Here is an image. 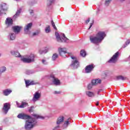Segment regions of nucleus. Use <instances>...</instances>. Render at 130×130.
I'll list each match as a JSON object with an SVG mask.
<instances>
[{
	"mask_svg": "<svg viewBox=\"0 0 130 130\" xmlns=\"http://www.w3.org/2000/svg\"><path fill=\"white\" fill-rule=\"evenodd\" d=\"M33 117H30L28 119L25 121V124L24 125V128L26 130H30L33 128L36 124L37 123V119L38 118H42V119H44V117L39 116L36 114L32 115Z\"/></svg>",
	"mask_w": 130,
	"mask_h": 130,
	"instance_id": "obj_1",
	"label": "nucleus"
},
{
	"mask_svg": "<svg viewBox=\"0 0 130 130\" xmlns=\"http://www.w3.org/2000/svg\"><path fill=\"white\" fill-rule=\"evenodd\" d=\"M105 32L104 31H99L95 36L90 37V41L93 44H99L101 43L105 37Z\"/></svg>",
	"mask_w": 130,
	"mask_h": 130,
	"instance_id": "obj_2",
	"label": "nucleus"
},
{
	"mask_svg": "<svg viewBox=\"0 0 130 130\" xmlns=\"http://www.w3.org/2000/svg\"><path fill=\"white\" fill-rule=\"evenodd\" d=\"M35 55L34 54H30L21 58V61L26 63H30L35 60Z\"/></svg>",
	"mask_w": 130,
	"mask_h": 130,
	"instance_id": "obj_3",
	"label": "nucleus"
},
{
	"mask_svg": "<svg viewBox=\"0 0 130 130\" xmlns=\"http://www.w3.org/2000/svg\"><path fill=\"white\" fill-rule=\"evenodd\" d=\"M119 56V52H117L113 55V56L110 58V59L108 61V62L111 63H115L117 60H118V57Z\"/></svg>",
	"mask_w": 130,
	"mask_h": 130,
	"instance_id": "obj_4",
	"label": "nucleus"
},
{
	"mask_svg": "<svg viewBox=\"0 0 130 130\" xmlns=\"http://www.w3.org/2000/svg\"><path fill=\"white\" fill-rule=\"evenodd\" d=\"M55 36L57 39V41H58V42H63V41L64 42H67V41L69 40L68 38L66 37L64 34H63L62 39L60 38L59 34L57 32H55Z\"/></svg>",
	"mask_w": 130,
	"mask_h": 130,
	"instance_id": "obj_5",
	"label": "nucleus"
},
{
	"mask_svg": "<svg viewBox=\"0 0 130 130\" xmlns=\"http://www.w3.org/2000/svg\"><path fill=\"white\" fill-rule=\"evenodd\" d=\"M73 60L72 63L71 64V67H73L74 69H78L79 68V66H80V63L77 58L75 57H72Z\"/></svg>",
	"mask_w": 130,
	"mask_h": 130,
	"instance_id": "obj_6",
	"label": "nucleus"
},
{
	"mask_svg": "<svg viewBox=\"0 0 130 130\" xmlns=\"http://www.w3.org/2000/svg\"><path fill=\"white\" fill-rule=\"evenodd\" d=\"M59 54L62 57H67L68 53L67 52V49L66 48H58Z\"/></svg>",
	"mask_w": 130,
	"mask_h": 130,
	"instance_id": "obj_7",
	"label": "nucleus"
},
{
	"mask_svg": "<svg viewBox=\"0 0 130 130\" xmlns=\"http://www.w3.org/2000/svg\"><path fill=\"white\" fill-rule=\"evenodd\" d=\"M94 68H95V66H94V64L87 65L85 67V73L86 74H89V73H91V72H92V71L94 70Z\"/></svg>",
	"mask_w": 130,
	"mask_h": 130,
	"instance_id": "obj_8",
	"label": "nucleus"
},
{
	"mask_svg": "<svg viewBox=\"0 0 130 130\" xmlns=\"http://www.w3.org/2000/svg\"><path fill=\"white\" fill-rule=\"evenodd\" d=\"M32 25L33 24H32V23L30 22L25 26L24 31L25 34H30L29 30L30 29H31V28H32Z\"/></svg>",
	"mask_w": 130,
	"mask_h": 130,
	"instance_id": "obj_9",
	"label": "nucleus"
},
{
	"mask_svg": "<svg viewBox=\"0 0 130 130\" xmlns=\"http://www.w3.org/2000/svg\"><path fill=\"white\" fill-rule=\"evenodd\" d=\"M3 111L5 112L6 114L8 113V111L11 109V105H10V103H5L4 104V107H3Z\"/></svg>",
	"mask_w": 130,
	"mask_h": 130,
	"instance_id": "obj_10",
	"label": "nucleus"
},
{
	"mask_svg": "<svg viewBox=\"0 0 130 130\" xmlns=\"http://www.w3.org/2000/svg\"><path fill=\"white\" fill-rule=\"evenodd\" d=\"M18 118H20V119H29L30 118L31 116L29 115H27L25 113H20L17 116Z\"/></svg>",
	"mask_w": 130,
	"mask_h": 130,
	"instance_id": "obj_11",
	"label": "nucleus"
},
{
	"mask_svg": "<svg viewBox=\"0 0 130 130\" xmlns=\"http://www.w3.org/2000/svg\"><path fill=\"white\" fill-rule=\"evenodd\" d=\"M50 78L51 79V80L52 81L54 85H55L56 86L59 85V80L55 78V77H54V75H51L50 76Z\"/></svg>",
	"mask_w": 130,
	"mask_h": 130,
	"instance_id": "obj_12",
	"label": "nucleus"
},
{
	"mask_svg": "<svg viewBox=\"0 0 130 130\" xmlns=\"http://www.w3.org/2000/svg\"><path fill=\"white\" fill-rule=\"evenodd\" d=\"M40 97H41V94L37 91L34 95V97L32 98V101L34 102H36V101H38L39 99H40Z\"/></svg>",
	"mask_w": 130,
	"mask_h": 130,
	"instance_id": "obj_13",
	"label": "nucleus"
},
{
	"mask_svg": "<svg viewBox=\"0 0 130 130\" xmlns=\"http://www.w3.org/2000/svg\"><path fill=\"white\" fill-rule=\"evenodd\" d=\"M25 82L26 88H28L29 86H31L32 85H36V83H35L34 81H30V80H25Z\"/></svg>",
	"mask_w": 130,
	"mask_h": 130,
	"instance_id": "obj_14",
	"label": "nucleus"
},
{
	"mask_svg": "<svg viewBox=\"0 0 130 130\" xmlns=\"http://www.w3.org/2000/svg\"><path fill=\"white\" fill-rule=\"evenodd\" d=\"M5 23L7 26H12L13 25V19L10 17L6 19Z\"/></svg>",
	"mask_w": 130,
	"mask_h": 130,
	"instance_id": "obj_15",
	"label": "nucleus"
},
{
	"mask_svg": "<svg viewBox=\"0 0 130 130\" xmlns=\"http://www.w3.org/2000/svg\"><path fill=\"white\" fill-rule=\"evenodd\" d=\"M48 49H49L47 47L40 49L39 50L40 54H43L47 53V52H48Z\"/></svg>",
	"mask_w": 130,
	"mask_h": 130,
	"instance_id": "obj_16",
	"label": "nucleus"
},
{
	"mask_svg": "<svg viewBox=\"0 0 130 130\" xmlns=\"http://www.w3.org/2000/svg\"><path fill=\"white\" fill-rule=\"evenodd\" d=\"M12 92V90L11 89H5L3 91V93L4 96H9Z\"/></svg>",
	"mask_w": 130,
	"mask_h": 130,
	"instance_id": "obj_17",
	"label": "nucleus"
},
{
	"mask_svg": "<svg viewBox=\"0 0 130 130\" xmlns=\"http://www.w3.org/2000/svg\"><path fill=\"white\" fill-rule=\"evenodd\" d=\"M10 53H11L12 55H14L16 57H20V56H21V55H20V53H19V52H18L17 51H11Z\"/></svg>",
	"mask_w": 130,
	"mask_h": 130,
	"instance_id": "obj_18",
	"label": "nucleus"
},
{
	"mask_svg": "<svg viewBox=\"0 0 130 130\" xmlns=\"http://www.w3.org/2000/svg\"><path fill=\"white\" fill-rule=\"evenodd\" d=\"M8 10V6L7 5L3 4L0 6V12L2 13V11H7Z\"/></svg>",
	"mask_w": 130,
	"mask_h": 130,
	"instance_id": "obj_19",
	"label": "nucleus"
},
{
	"mask_svg": "<svg viewBox=\"0 0 130 130\" xmlns=\"http://www.w3.org/2000/svg\"><path fill=\"white\" fill-rule=\"evenodd\" d=\"M64 120V117H63V116H61L59 117L57 120V124H60L61 123H62Z\"/></svg>",
	"mask_w": 130,
	"mask_h": 130,
	"instance_id": "obj_20",
	"label": "nucleus"
},
{
	"mask_svg": "<svg viewBox=\"0 0 130 130\" xmlns=\"http://www.w3.org/2000/svg\"><path fill=\"white\" fill-rule=\"evenodd\" d=\"M91 83L92 85H93L94 86H96V85H98V84H100L101 83V80L100 79L92 80Z\"/></svg>",
	"mask_w": 130,
	"mask_h": 130,
	"instance_id": "obj_21",
	"label": "nucleus"
},
{
	"mask_svg": "<svg viewBox=\"0 0 130 130\" xmlns=\"http://www.w3.org/2000/svg\"><path fill=\"white\" fill-rule=\"evenodd\" d=\"M13 29L15 33H19L21 30V27L18 26H13Z\"/></svg>",
	"mask_w": 130,
	"mask_h": 130,
	"instance_id": "obj_22",
	"label": "nucleus"
},
{
	"mask_svg": "<svg viewBox=\"0 0 130 130\" xmlns=\"http://www.w3.org/2000/svg\"><path fill=\"white\" fill-rule=\"evenodd\" d=\"M26 106H28V103L25 102H22L21 103L20 108H25Z\"/></svg>",
	"mask_w": 130,
	"mask_h": 130,
	"instance_id": "obj_23",
	"label": "nucleus"
},
{
	"mask_svg": "<svg viewBox=\"0 0 130 130\" xmlns=\"http://www.w3.org/2000/svg\"><path fill=\"white\" fill-rule=\"evenodd\" d=\"M86 94L88 97H94V96H95V94L91 91H86Z\"/></svg>",
	"mask_w": 130,
	"mask_h": 130,
	"instance_id": "obj_24",
	"label": "nucleus"
},
{
	"mask_svg": "<svg viewBox=\"0 0 130 130\" xmlns=\"http://www.w3.org/2000/svg\"><path fill=\"white\" fill-rule=\"evenodd\" d=\"M7 71V68L6 67H2L0 68V77L2 76V73Z\"/></svg>",
	"mask_w": 130,
	"mask_h": 130,
	"instance_id": "obj_25",
	"label": "nucleus"
},
{
	"mask_svg": "<svg viewBox=\"0 0 130 130\" xmlns=\"http://www.w3.org/2000/svg\"><path fill=\"white\" fill-rule=\"evenodd\" d=\"M54 1L55 0H47V6L48 7H50V6H51L52 4L54 3Z\"/></svg>",
	"mask_w": 130,
	"mask_h": 130,
	"instance_id": "obj_26",
	"label": "nucleus"
},
{
	"mask_svg": "<svg viewBox=\"0 0 130 130\" xmlns=\"http://www.w3.org/2000/svg\"><path fill=\"white\" fill-rule=\"evenodd\" d=\"M87 53H86V51H84V50H82L80 51V55L82 56V57H85L86 56Z\"/></svg>",
	"mask_w": 130,
	"mask_h": 130,
	"instance_id": "obj_27",
	"label": "nucleus"
},
{
	"mask_svg": "<svg viewBox=\"0 0 130 130\" xmlns=\"http://www.w3.org/2000/svg\"><path fill=\"white\" fill-rule=\"evenodd\" d=\"M21 9L17 10V12H16V14L13 16L14 19H16V18L19 16V15H20V13H21Z\"/></svg>",
	"mask_w": 130,
	"mask_h": 130,
	"instance_id": "obj_28",
	"label": "nucleus"
},
{
	"mask_svg": "<svg viewBox=\"0 0 130 130\" xmlns=\"http://www.w3.org/2000/svg\"><path fill=\"white\" fill-rule=\"evenodd\" d=\"M9 36L10 40H15V38H16V35L15 34H11Z\"/></svg>",
	"mask_w": 130,
	"mask_h": 130,
	"instance_id": "obj_29",
	"label": "nucleus"
},
{
	"mask_svg": "<svg viewBox=\"0 0 130 130\" xmlns=\"http://www.w3.org/2000/svg\"><path fill=\"white\" fill-rule=\"evenodd\" d=\"M117 80H122V81H124V80H126V77H124L122 76H117Z\"/></svg>",
	"mask_w": 130,
	"mask_h": 130,
	"instance_id": "obj_30",
	"label": "nucleus"
},
{
	"mask_svg": "<svg viewBox=\"0 0 130 130\" xmlns=\"http://www.w3.org/2000/svg\"><path fill=\"white\" fill-rule=\"evenodd\" d=\"M57 57H58V55L57 53H54L53 55L52 58L53 60H55Z\"/></svg>",
	"mask_w": 130,
	"mask_h": 130,
	"instance_id": "obj_31",
	"label": "nucleus"
},
{
	"mask_svg": "<svg viewBox=\"0 0 130 130\" xmlns=\"http://www.w3.org/2000/svg\"><path fill=\"white\" fill-rule=\"evenodd\" d=\"M46 33H49L50 32V26L49 25H47L45 28Z\"/></svg>",
	"mask_w": 130,
	"mask_h": 130,
	"instance_id": "obj_32",
	"label": "nucleus"
},
{
	"mask_svg": "<svg viewBox=\"0 0 130 130\" xmlns=\"http://www.w3.org/2000/svg\"><path fill=\"white\" fill-rule=\"evenodd\" d=\"M110 3H111V0H106L105 5L107 7H108V6H109V5L110 4Z\"/></svg>",
	"mask_w": 130,
	"mask_h": 130,
	"instance_id": "obj_33",
	"label": "nucleus"
},
{
	"mask_svg": "<svg viewBox=\"0 0 130 130\" xmlns=\"http://www.w3.org/2000/svg\"><path fill=\"white\" fill-rule=\"evenodd\" d=\"M42 62L43 64H45V65L48 64V62H47L46 59H43L42 60Z\"/></svg>",
	"mask_w": 130,
	"mask_h": 130,
	"instance_id": "obj_34",
	"label": "nucleus"
},
{
	"mask_svg": "<svg viewBox=\"0 0 130 130\" xmlns=\"http://www.w3.org/2000/svg\"><path fill=\"white\" fill-rule=\"evenodd\" d=\"M51 24L54 29H55V30H57V28H56V26H55V24H54V22H53V20L51 21Z\"/></svg>",
	"mask_w": 130,
	"mask_h": 130,
	"instance_id": "obj_35",
	"label": "nucleus"
},
{
	"mask_svg": "<svg viewBox=\"0 0 130 130\" xmlns=\"http://www.w3.org/2000/svg\"><path fill=\"white\" fill-rule=\"evenodd\" d=\"M93 86H94V85H93L92 83L89 84L88 85L87 88L89 90H90V89H92Z\"/></svg>",
	"mask_w": 130,
	"mask_h": 130,
	"instance_id": "obj_36",
	"label": "nucleus"
},
{
	"mask_svg": "<svg viewBox=\"0 0 130 130\" xmlns=\"http://www.w3.org/2000/svg\"><path fill=\"white\" fill-rule=\"evenodd\" d=\"M33 109H34V106H31L29 108V112H33Z\"/></svg>",
	"mask_w": 130,
	"mask_h": 130,
	"instance_id": "obj_37",
	"label": "nucleus"
},
{
	"mask_svg": "<svg viewBox=\"0 0 130 130\" xmlns=\"http://www.w3.org/2000/svg\"><path fill=\"white\" fill-rule=\"evenodd\" d=\"M26 74L27 75H31V74H32V71H30V70H28L26 72Z\"/></svg>",
	"mask_w": 130,
	"mask_h": 130,
	"instance_id": "obj_38",
	"label": "nucleus"
},
{
	"mask_svg": "<svg viewBox=\"0 0 130 130\" xmlns=\"http://www.w3.org/2000/svg\"><path fill=\"white\" fill-rule=\"evenodd\" d=\"M94 24V21L93 20L92 23H90V26L89 27V29H91V27L93 26V24Z\"/></svg>",
	"mask_w": 130,
	"mask_h": 130,
	"instance_id": "obj_39",
	"label": "nucleus"
},
{
	"mask_svg": "<svg viewBox=\"0 0 130 130\" xmlns=\"http://www.w3.org/2000/svg\"><path fill=\"white\" fill-rule=\"evenodd\" d=\"M59 129V125H57V126L55 127L53 130H58Z\"/></svg>",
	"mask_w": 130,
	"mask_h": 130,
	"instance_id": "obj_40",
	"label": "nucleus"
},
{
	"mask_svg": "<svg viewBox=\"0 0 130 130\" xmlns=\"http://www.w3.org/2000/svg\"><path fill=\"white\" fill-rule=\"evenodd\" d=\"M130 44V40H127V41L125 43L126 45H128V44Z\"/></svg>",
	"mask_w": 130,
	"mask_h": 130,
	"instance_id": "obj_41",
	"label": "nucleus"
},
{
	"mask_svg": "<svg viewBox=\"0 0 130 130\" xmlns=\"http://www.w3.org/2000/svg\"><path fill=\"white\" fill-rule=\"evenodd\" d=\"M16 104L17 105V107H18V108H20V106H21V104L18 103L17 102H16Z\"/></svg>",
	"mask_w": 130,
	"mask_h": 130,
	"instance_id": "obj_42",
	"label": "nucleus"
},
{
	"mask_svg": "<svg viewBox=\"0 0 130 130\" xmlns=\"http://www.w3.org/2000/svg\"><path fill=\"white\" fill-rule=\"evenodd\" d=\"M90 22V18H88L87 20L85 21L86 24H88Z\"/></svg>",
	"mask_w": 130,
	"mask_h": 130,
	"instance_id": "obj_43",
	"label": "nucleus"
},
{
	"mask_svg": "<svg viewBox=\"0 0 130 130\" xmlns=\"http://www.w3.org/2000/svg\"><path fill=\"white\" fill-rule=\"evenodd\" d=\"M60 91H54V94H60Z\"/></svg>",
	"mask_w": 130,
	"mask_h": 130,
	"instance_id": "obj_44",
	"label": "nucleus"
},
{
	"mask_svg": "<svg viewBox=\"0 0 130 130\" xmlns=\"http://www.w3.org/2000/svg\"><path fill=\"white\" fill-rule=\"evenodd\" d=\"M36 35H38V32H34L33 34V36H36Z\"/></svg>",
	"mask_w": 130,
	"mask_h": 130,
	"instance_id": "obj_45",
	"label": "nucleus"
},
{
	"mask_svg": "<svg viewBox=\"0 0 130 130\" xmlns=\"http://www.w3.org/2000/svg\"><path fill=\"white\" fill-rule=\"evenodd\" d=\"M69 121H67L64 124H67V125H68L69 124Z\"/></svg>",
	"mask_w": 130,
	"mask_h": 130,
	"instance_id": "obj_46",
	"label": "nucleus"
},
{
	"mask_svg": "<svg viewBox=\"0 0 130 130\" xmlns=\"http://www.w3.org/2000/svg\"><path fill=\"white\" fill-rule=\"evenodd\" d=\"M30 14H33V10H31L30 11Z\"/></svg>",
	"mask_w": 130,
	"mask_h": 130,
	"instance_id": "obj_47",
	"label": "nucleus"
},
{
	"mask_svg": "<svg viewBox=\"0 0 130 130\" xmlns=\"http://www.w3.org/2000/svg\"><path fill=\"white\" fill-rule=\"evenodd\" d=\"M96 106H98L99 105V102H97V103H96Z\"/></svg>",
	"mask_w": 130,
	"mask_h": 130,
	"instance_id": "obj_48",
	"label": "nucleus"
},
{
	"mask_svg": "<svg viewBox=\"0 0 130 130\" xmlns=\"http://www.w3.org/2000/svg\"><path fill=\"white\" fill-rule=\"evenodd\" d=\"M125 47H126L125 45H124V46H123V48H125Z\"/></svg>",
	"mask_w": 130,
	"mask_h": 130,
	"instance_id": "obj_49",
	"label": "nucleus"
},
{
	"mask_svg": "<svg viewBox=\"0 0 130 130\" xmlns=\"http://www.w3.org/2000/svg\"><path fill=\"white\" fill-rule=\"evenodd\" d=\"M121 2H123L124 0H120Z\"/></svg>",
	"mask_w": 130,
	"mask_h": 130,
	"instance_id": "obj_50",
	"label": "nucleus"
},
{
	"mask_svg": "<svg viewBox=\"0 0 130 130\" xmlns=\"http://www.w3.org/2000/svg\"><path fill=\"white\" fill-rule=\"evenodd\" d=\"M15 1H20V0H15Z\"/></svg>",
	"mask_w": 130,
	"mask_h": 130,
	"instance_id": "obj_51",
	"label": "nucleus"
},
{
	"mask_svg": "<svg viewBox=\"0 0 130 130\" xmlns=\"http://www.w3.org/2000/svg\"><path fill=\"white\" fill-rule=\"evenodd\" d=\"M98 94H99V91L98 92Z\"/></svg>",
	"mask_w": 130,
	"mask_h": 130,
	"instance_id": "obj_52",
	"label": "nucleus"
},
{
	"mask_svg": "<svg viewBox=\"0 0 130 130\" xmlns=\"http://www.w3.org/2000/svg\"><path fill=\"white\" fill-rule=\"evenodd\" d=\"M0 130H2V128H0Z\"/></svg>",
	"mask_w": 130,
	"mask_h": 130,
	"instance_id": "obj_53",
	"label": "nucleus"
},
{
	"mask_svg": "<svg viewBox=\"0 0 130 130\" xmlns=\"http://www.w3.org/2000/svg\"><path fill=\"white\" fill-rule=\"evenodd\" d=\"M1 55H2L0 54V56H1Z\"/></svg>",
	"mask_w": 130,
	"mask_h": 130,
	"instance_id": "obj_54",
	"label": "nucleus"
}]
</instances>
